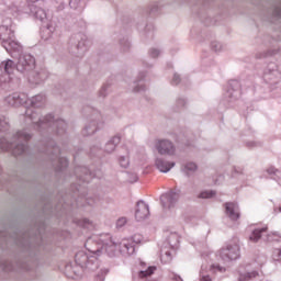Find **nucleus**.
Here are the masks:
<instances>
[{
	"label": "nucleus",
	"mask_w": 281,
	"mask_h": 281,
	"mask_svg": "<svg viewBox=\"0 0 281 281\" xmlns=\"http://www.w3.org/2000/svg\"><path fill=\"white\" fill-rule=\"evenodd\" d=\"M27 102H30L31 108H26L24 117L26 120V124H32L35 131H41V128H47L50 126L52 128H56L57 135H63L65 131H67V122L63 119H54V115L47 114L42 116L35 109H41V106H45L46 98L45 94H37L32 97L31 99L27 97Z\"/></svg>",
	"instance_id": "obj_1"
},
{
	"label": "nucleus",
	"mask_w": 281,
	"mask_h": 281,
	"mask_svg": "<svg viewBox=\"0 0 281 281\" xmlns=\"http://www.w3.org/2000/svg\"><path fill=\"white\" fill-rule=\"evenodd\" d=\"M2 16H7L5 20L2 21V25H0V41L2 45L8 41H12L14 38V31L12 30V19H25V14L23 10H20L19 7L12 4L10 0L5 1L4 4L0 8Z\"/></svg>",
	"instance_id": "obj_2"
},
{
	"label": "nucleus",
	"mask_w": 281,
	"mask_h": 281,
	"mask_svg": "<svg viewBox=\"0 0 281 281\" xmlns=\"http://www.w3.org/2000/svg\"><path fill=\"white\" fill-rule=\"evenodd\" d=\"M87 251H90L94 256H102L105 251L110 258L115 256L117 251V244L113 241L109 234H94L90 236L85 244Z\"/></svg>",
	"instance_id": "obj_3"
},
{
	"label": "nucleus",
	"mask_w": 281,
	"mask_h": 281,
	"mask_svg": "<svg viewBox=\"0 0 281 281\" xmlns=\"http://www.w3.org/2000/svg\"><path fill=\"white\" fill-rule=\"evenodd\" d=\"M29 139H32V134L26 133L25 130L15 132L11 140L5 137H0V150L2 153L10 151L13 157H20V155L27 153L25 142H29Z\"/></svg>",
	"instance_id": "obj_4"
},
{
	"label": "nucleus",
	"mask_w": 281,
	"mask_h": 281,
	"mask_svg": "<svg viewBox=\"0 0 281 281\" xmlns=\"http://www.w3.org/2000/svg\"><path fill=\"white\" fill-rule=\"evenodd\" d=\"M98 255L89 251V254L85 251H79L75 256V261L77 266H72L68 263L65 268V273L67 278H71L76 280L80 276V269H89V271H95L98 269Z\"/></svg>",
	"instance_id": "obj_5"
},
{
	"label": "nucleus",
	"mask_w": 281,
	"mask_h": 281,
	"mask_svg": "<svg viewBox=\"0 0 281 281\" xmlns=\"http://www.w3.org/2000/svg\"><path fill=\"white\" fill-rule=\"evenodd\" d=\"M70 52L75 56H85L87 52V36L85 33H77L70 37Z\"/></svg>",
	"instance_id": "obj_6"
},
{
	"label": "nucleus",
	"mask_w": 281,
	"mask_h": 281,
	"mask_svg": "<svg viewBox=\"0 0 281 281\" xmlns=\"http://www.w3.org/2000/svg\"><path fill=\"white\" fill-rule=\"evenodd\" d=\"M36 69V59L31 54H21L16 63V71L27 76L32 70Z\"/></svg>",
	"instance_id": "obj_7"
},
{
	"label": "nucleus",
	"mask_w": 281,
	"mask_h": 281,
	"mask_svg": "<svg viewBox=\"0 0 281 281\" xmlns=\"http://www.w3.org/2000/svg\"><path fill=\"white\" fill-rule=\"evenodd\" d=\"M181 194L177 191H169L160 195V203L164 212H172L177 210Z\"/></svg>",
	"instance_id": "obj_8"
},
{
	"label": "nucleus",
	"mask_w": 281,
	"mask_h": 281,
	"mask_svg": "<svg viewBox=\"0 0 281 281\" xmlns=\"http://www.w3.org/2000/svg\"><path fill=\"white\" fill-rule=\"evenodd\" d=\"M220 257L224 262H232L240 258V245L237 243L227 244L220 251Z\"/></svg>",
	"instance_id": "obj_9"
},
{
	"label": "nucleus",
	"mask_w": 281,
	"mask_h": 281,
	"mask_svg": "<svg viewBox=\"0 0 281 281\" xmlns=\"http://www.w3.org/2000/svg\"><path fill=\"white\" fill-rule=\"evenodd\" d=\"M155 148L158 155H166L167 157H175L177 155V146L170 139L156 140Z\"/></svg>",
	"instance_id": "obj_10"
},
{
	"label": "nucleus",
	"mask_w": 281,
	"mask_h": 281,
	"mask_svg": "<svg viewBox=\"0 0 281 281\" xmlns=\"http://www.w3.org/2000/svg\"><path fill=\"white\" fill-rule=\"evenodd\" d=\"M0 69L4 74H7V78H0V88L1 89H8V85H10V75L14 74V70L16 69V64H14V60L12 59H5L1 61Z\"/></svg>",
	"instance_id": "obj_11"
},
{
	"label": "nucleus",
	"mask_w": 281,
	"mask_h": 281,
	"mask_svg": "<svg viewBox=\"0 0 281 281\" xmlns=\"http://www.w3.org/2000/svg\"><path fill=\"white\" fill-rule=\"evenodd\" d=\"M263 80L267 85H278L280 81V71L274 63L268 65L263 71Z\"/></svg>",
	"instance_id": "obj_12"
},
{
	"label": "nucleus",
	"mask_w": 281,
	"mask_h": 281,
	"mask_svg": "<svg viewBox=\"0 0 281 281\" xmlns=\"http://www.w3.org/2000/svg\"><path fill=\"white\" fill-rule=\"evenodd\" d=\"M101 124H102V114L97 113V115H92L90 121L86 124L82 131V135H85V137L89 135H93L94 133L98 132Z\"/></svg>",
	"instance_id": "obj_13"
},
{
	"label": "nucleus",
	"mask_w": 281,
	"mask_h": 281,
	"mask_svg": "<svg viewBox=\"0 0 281 281\" xmlns=\"http://www.w3.org/2000/svg\"><path fill=\"white\" fill-rule=\"evenodd\" d=\"M26 76L32 85H41V82H45L49 78V72L45 68H40L31 70Z\"/></svg>",
	"instance_id": "obj_14"
},
{
	"label": "nucleus",
	"mask_w": 281,
	"mask_h": 281,
	"mask_svg": "<svg viewBox=\"0 0 281 281\" xmlns=\"http://www.w3.org/2000/svg\"><path fill=\"white\" fill-rule=\"evenodd\" d=\"M4 102L8 106H23V104H27V94L15 92L5 97Z\"/></svg>",
	"instance_id": "obj_15"
},
{
	"label": "nucleus",
	"mask_w": 281,
	"mask_h": 281,
	"mask_svg": "<svg viewBox=\"0 0 281 281\" xmlns=\"http://www.w3.org/2000/svg\"><path fill=\"white\" fill-rule=\"evenodd\" d=\"M154 166L159 172L168 173L170 169L177 166L175 161H169L164 156H156L154 160Z\"/></svg>",
	"instance_id": "obj_16"
},
{
	"label": "nucleus",
	"mask_w": 281,
	"mask_h": 281,
	"mask_svg": "<svg viewBox=\"0 0 281 281\" xmlns=\"http://www.w3.org/2000/svg\"><path fill=\"white\" fill-rule=\"evenodd\" d=\"M19 10H22V12L27 13V14H24V16H30V13H32L42 23L47 20V12H45V10L41 7H36V5L23 7V9L19 8Z\"/></svg>",
	"instance_id": "obj_17"
},
{
	"label": "nucleus",
	"mask_w": 281,
	"mask_h": 281,
	"mask_svg": "<svg viewBox=\"0 0 281 281\" xmlns=\"http://www.w3.org/2000/svg\"><path fill=\"white\" fill-rule=\"evenodd\" d=\"M225 207V215L231 220V221H238L240 218V206H238V203L236 202H226L224 204Z\"/></svg>",
	"instance_id": "obj_18"
},
{
	"label": "nucleus",
	"mask_w": 281,
	"mask_h": 281,
	"mask_svg": "<svg viewBox=\"0 0 281 281\" xmlns=\"http://www.w3.org/2000/svg\"><path fill=\"white\" fill-rule=\"evenodd\" d=\"M150 216V207L146 202L138 201L136 204L135 218L136 221H146Z\"/></svg>",
	"instance_id": "obj_19"
},
{
	"label": "nucleus",
	"mask_w": 281,
	"mask_h": 281,
	"mask_svg": "<svg viewBox=\"0 0 281 281\" xmlns=\"http://www.w3.org/2000/svg\"><path fill=\"white\" fill-rule=\"evenodd\" d=\"M2 47H4L8 54H10L13 57L23 54V45H21V43L12 38L4 43Z\"/></svg>",
	"instance_id": "obj_20"
},
{
	"label": "nucleus",
	"mask_w": 281,
	"mask_h": 281,
	"mask_svg": "<svg viewBox=\"0 0 281 281\" xmlns=\"http://www.w3.org/2000/svg\"><path fill=\"white\" fill-rule=\"evenodd\" d=\"M226 98H229L228 102H234L240 98V82L238 80H232L229 82V89L226 92Z\"/></svg>",
	"instance_id": "obj_21"
},
{
	"label": "nucleus",
	"mask_w": 281,
	"mask_h": 281,
	"mask_svg": "<svg viewBox=\"0 0 281 281\" xmlns=\"http://www.w3.org/2000/svg\"><path fill=\"white\" fill-rule=\"evenodd\" d=\"M48 153H52L50 159L58 160V170H63L69 166V160H67V158H60V147L55 146L52 149H48Z\"/></svg>",
	"instance_id": "obj_22"
},
{
	"label": "nucleus",
	"mask_w": 281,
	"mask_h": 281,
	"mask_svg": "<svg viewBox=\"0 0 281 281\" xmlns=\"http://www.w3.org/2000/svg\"><path fill=\"white\" fill-rule=\"evenodd\" d=\"M119 249L123 256H133L135 254V244L132 239H123L119 244Z\"/></svg>",
	"instance_id": "obj_23"
},
{
	"label": "nucleus",
	"mask_w": 281,
	"mask_h": 281,
	"mask_svg": "<svg viewBox=\"0 0 281 281\" xmlns=\"http://www.w3.org/2000/svg\"><path fill=\"white\" fill-rule=\"evenodd\" d=\"M145 78L146 72H139L138 80L133 81V83L131 85L133 93H144V91H146V86H144V83H140L142 80H144Z\"/></svg>",
	"instance_id": "obj_24"
},
{
	"label": "nucleus",
	"mask_w": 281,
	"mask_h": 281,
	"mask_svg": "<svg viewBox=\"0 0 281 281\" xmlns=\"http://www.w3.org/2000/svg\"><path fill=\"white\" fill-rule=\"evenodd\" d=\"M140 267H143L142 270L138 272V278H140V279L146 278V280H148V278H150L153 276V273H155V271H157V267H155V266H148L146 268V262H144V261H140Z\"/></svg>",
	"instance_id": "obj_25"
},
{
	"label": "nucleus",
	"mask_w": 281,
	"mask_h": 281,
	"mask_svg": "<svg viewBox=\"0 0 281 281\" xmlns=\"http://www.w3.org/2000/svg\"><path fill=\"white\" fill-rule=\"evenodd\" d=\"M256 278H260V273L256 270L252 271H239L238 272V281H252Z\"/></svg>",
	"instance_id": "obj_26"
},
{
	"label": "nucleus",
	"mask_w": 281,
	"mask_h": 281,
	"mask_svg": "<svg viewBox=\"0 0 281 281\" xmlns=\"http://www.w3.org/2000/svg\"><path fill=\"white\" fill-rule=\"evenodd\" d=\"M120 142H122V138L120 136H114L112 137L104 147V151L105 153H114L115 148H117V146L120 145Z\"/></svg>",
	"instance_id": "obj_27"
},
{
	"label": "nucleus",
	"mask_w": 281,
	"mask_h": 281,
	"mask_svg": "<svg viewBox=\"0 0 281 281\" xmlns=\"http://www.w3.org/2000/svg\"><path fill=\"white\" fill-rule=\"evenodd\" d=\"M267 229H269L267 226L254 229L251 232V234L249 235V240L251 243H258V240H260L262 238V234H265V232H267Z\"/></svg>",
	"instance_id": "obj_28"
},
{
	"label": "nucleus",
	"mask_w": 281,
	"mask_h": 281,
	"mask_svg": "<svg viewBox=\"0 0 281 281\" xmlns=\"http://www.w3.org/2000/svg\"><path fill=\"white\" fill-rule=\"evenodd\" d=\"M54 32H56V25L54 24V22H50L46 25L42 38H44V41H49V38H52V36L54 35Z\"/></svg>",
	"instance_id": "obj_29"
},
{
	"label": "nucleus",
	"mask_w": 281,
	"mask_h": 281,
	"mask_svg": "<svg viewBox=\"0 0 281 281\" xmlns=\"http://www.w3.org/2000/svg\"><path fill=\"white\" fill-rule=\"evenodd\" d=\"M8 131H10V119L0 114V133H8Z\"/></svg>",
	"instance_id": "obj_30"
},
{
	"label": "nucleus",
	"mask_w": 281,
	"mask_h": 281,
	"mask_svg": "<svg viewBox=\"0 0 281 281\" xmlns=\"http://www.w3.org/2000/svg\"><path fill=\"white\" fill-rule=\"evenodd\" d=\"M0 267L3 269V271H14V262L8 259H3L0 262Z\"/></svg>",
	"instance_id": "obj_31"
},
{
	"label": "nucleus",
	"mask_w": 281,
	"mask_h": 281,
	"mask_svg": "<svg viewBox=\"0 0 281 281\" xmlns=\"http://www.w3.org/2000/svg\"><path fill=\"white\" fill-rule=\"evenodd\" d=\"M79 227H83L86 229H91L93 228V222L89 218H82L78 222Z\"/></svg>",
	"instance_id": "obj_32"
},
{
	"label": "nucleus",
	"mask_w": 281,
	"mask_h": 281,
	"mask_svg": "<svg viewBox=\"0 0 281 281\" xmlns=\"http://www.w3.org/2000/svg\"><path fill=\"white\" fill-rule=\"evenodd\" d=\"M149 58H159L161 56V48L151 47L148 50Z\"/></svg>",
	"instance_id": "obj_33"
},
{
	"label": "nucleus",
	"mask_w": 281,
	"mask_h": 281,
	"mask_svg": "<svg viewBox=\"0 0 281 281\" xmlns=\"http://www.w3.org/2000/svg\"><path fill=\"white\" fill-rule=\"evenodd\" d=\"M278 238H281L280 232H271L267 234L265 240L271 243L272 240H278Z\"/></svg>",
	"instance_id": "obj_34"
},
{
	"label": "nucleus",
	"mask_w": 281,
	"mask_h": 281,
	"mask_svg": "<svg viewBox=\"0 0 281 281\" xmlns=\"http://www.w3.org/2000/svg\"><path fill=\"white\" fill-rule=\"evenodd\" d=\"M198 196L199 199H214L216 191H202Z\"/></svg>",
	"instance_id": "obj_35"
},
{
	"label": "nucleus",
	"mask_w": 281,
	"mask_h": 281,
	"mask_svg": "<svg viewBox=\"0 0 281 281\" xmlns=\"http://www.w3.org/2000/svg\"><path fill=\"white\" fill-rule=\"evenodd\" d=\"M119 162L121 168H128V166L131 165V160L128 159V156H121L119 158Z\"/></svg>",
	"instance_id": "obj_36"
},
{
	"label": "nucleus",
	"mask_w": 281,
	"mask_h": 281,
	"mask_svg": "<svg viewBox=\"0 0 281 281\" xmlns=\"http://www.w3.org/2000/svg\"><path fill=\"white\" fill-rule=\"evenodd\" d=\"M198 166L195 162H187L184 165V172H196Z\"/></svg>",
	"instance_id": "obj_37"
},
{
	"label": "nucleus",
	"mask_w": 281,
	"mask_h": 281,
	"mask_svg": "<svg viewBox=\"0 0 281 281\" xmlns=\"http://www.w3.org/2000/svg\"><path fill=\"white\" fill-rule=\"evenodd\" d=\"M161 260H164V262L172 261V252L169 250L164 252V249H161Z\"/></svg>",
	"instance_id": "obj_38"
},
{
	"label": "nucleus",
	"mask_w": 281,
	"mask_h": 281,
	"mask_svg": "<svg viewBox=\"0 0 281 281\" xmlns=\"http://www.w3.org/2000/svg\"><path fill=\"white\" fill-rule=\"evenodd\" d=\"M272 260H274V262H280V265H281V248H274L273 249Z\"/></svg>",
	"instance_id": "obj_39"
},
{
	"label": "nucleus",
	"mask_w": 281,
	"mask_h": 281,
	"mask_svg": "<svg viewBox=\"0 0 281 281\" xmlns=\"http://www.w3.org/2000/svg\"><path fill=\"white\" fill-rule=\"evenodd\" d=\"M106 273H109L108 269H101L95 277V281H104V278H106Z\"/></svg>",
	"instance_id": "obj_40"
},
{
	"label": "nucleus",
	"mask_w": 281,
	"mask_h": 281,
	"mask_svg": "<svg viewBox=\"0 0 281 281\" xmlns=\"http://www.w3.org/2000/svg\"><path fill=\"white\" fill-rule=\"evenodd\" d=\"M69 5L72 10H78V8L82 7V0H69Z\"/></svg>",
	"instance_id": "obj_41"
},
{
	"label": "nucleus",
	"mask_w": 281,
	"mask_h": 281,
	"mask_svg": "<svg viewBox=\"0 0 281 281\" xmlns=\"http://www.w3.org/2000/svg\"><path fill=\"white\" fill-rule=\"evenodd\" d=\"M211 49H213V52H222L223 44H221L220 42H212Z\"/></svg>",
	"instance_id": "obj_42"
},
{
	"label": "nucleus",
	"mask_w": 281,
	"mask_h": 281,
	"mask_svg": "<svg viewBox=\"0 0 281 281\" xmlns=\"http://www.w3.org/2000/svg\"><path fill=\"white\" fill-rule=\"evenodd\" d=\"M126 223H128V218H126V217H120V218L116 221V227H117V229H122V227H124V225H126Z\"/></svg>",
	"instance_id": "obj_43"
},
{
	"label": "nucleus",
	"mask_w": 281,
	"mask_h": 281,
	"mask_svg": "<svg viewBox=\"0 0 281 281\" xmlns=\"http://www.w3.org/2000/svg\"><path fill=\"white\" fill-rule=\"evenodd\" d=\"M176 104L178 109H183V106L188 104V100H186V98H178Z\"/></svg>",
	"instance_id": "obj_44"
},
{
	"label": "nucleus",
	"mask_w": 281,
	"mask_h": 281,
	"mask_svg": "<svg viewBox=\"0 0 281 281\" xmlns=\"http://www.w3.org/2000/svg\"><path fill=\"white\" fill-rule=\"evenodd\" d=\"M120 44L123 47V52H126L131 47V42H128V40H126V38H123L120 42Z\"/></svg>",
	"instance_id": "obj_45"
},
{
	"label": "nucleus",
	"mask_w": 281,
	"mask_h": 281,
	"mask_svg": "<svg viewBox=\"0 0 281 281\" xmlns=\"http://www.w3.org/2000/svg\"><path fill=\"white\" fill-rule=\"evenodd\" d=\"M128 240H133L134 246L139 245L142 243L143 237L142 235H134L133 237L128 238Z\"/></svg>",
	"instance_id": "obj_46"
},
{
	"label": "nucleus",
	"mask_w": 281,
	"mask_h": 281,
	"mask_svg": "<svg viewBox=\"0 0 281 281\" xmlns=\"http://www.w3.org/2000/svg\"><path fill=\"white\" fill-rule=\"evenodd\" d=\"M243 175H245V171L243 170V168L240 167H237V168H234L233 170V177H243Z\"/></svg>",
	"instance_id": "obj_47"
},
{
	"label": "nucleus",
	"mask_w": 281,
	"mask_h": 281,
	"mask_svg": "<svg viewBox=\"0 0 281 281\" xmlns=\"http://www.w3.org/2000/svg\"><path fill=\"white\" fill-rule=\"evenodd\" d=\"M211 271H220V273H225V267H221L220 265H212Z\"/></svg>",
	"instance_id": "obj_48"
},
{
	"label": "nucleus",
	"mask_w": 281,
	"mask_h": 281,
	"mask_svg": "<svg viewBox=\"0 0 281 281\" xmlns=\"http://www.w3.org/2000/svg\"><path fill=\"white\" fill-rule=\"evenodd\" d=\"M179 82H181V76H179L178 74H175L171 80V85L177 86L179 85Z\"/></svg>",
	"instance_id": "obj_49"
},
{
	"label": "nucleus",
	"mask_w": 281,
	"mask_h": 281,
	"mask_svg": "<svg viewBox=\"0 0 281 281\" xmlns=\"http://www.w3.org/2000/svg\"><path fill=\"white\" fill-rule=\"evenodd\" d=\"M267 172L268 175H280V170L276 169L274 167H269Z\"/></svg>",
	"instance_id": "obj_50"
},
{
	"label": "nucleus",
	"mask_w": 281,
	"mask_h": 281,
	"mask_svg": "<svg viewBox=\"0 0 281 281\" xmlns=\"http://www.w3.org/2000/svg\"><path fill=\"white\" fill-rule=\"evenodd\" d=\"M200 281H212V278L209 274L200 272Z\"/></svg>",
	"instance_id": "obj_51"
},
{
	"label": "nucleus",
	"mask_w": 281,
	"mask_h": 281,
	"mask_svg": "<svg viewBox=\"0 0 281 281\" xmlns=\"http://www.w3.org/2000/svg\"><path fill=\"white\" fill-rule=\"evenodd\" d=\"M101 98H104L106 95V87H103L100 91Z\"/></svg>",
	"instance_id": "obj_52"
},
{
	"label": "nucleus",
	"mask_w": 281,
	"mask_h": 281,
	"mask_svg": "<svg viewBox=\"0 0 281 281\" xmlns=\"http://www.w3.org/2000/svg\"><path fill=\"white\" fill-rule=\"evenodd\" d=\"M172 280H176V281H183V279H181L179 276L177 274H173L172 276Z\"/></svg>",
	"instance_id": "obj_53"
},
{
	"label": "nucleus",
	"mask_w": 281,
	"mask_h": 281,
	"mask_svg": "<svg viewBox=\"0 0 281 281\" xmlns=\"http://www.w3.org/2000/svg\"><path fill=\"white\" fill-rule=\"evenodd\" d=\"M132 177H133V179L132 180H130L131 181V183H135V181H137V175H132Z\"/></svg>",
	"instance_id": "obj_54"
},
{
	"label": "nucleus",
	"mask_w": 281,
	"mask_h": 281,
	"mask_svg": "<svg viewBox=\"0 0 281 281\" xmlns=\"http://www.w3.org/2000/svg\"><path fill=\"white\" fill-rule=\"evenodd\" d=\"M21 269H23L24 271H30V268L27 267V265H22Z\"/></svg>",
	"instance_id": "obj_55"
},
{
	"label": "nucleus",
	"mask_w": 281,
	"mask_h": 281,
	"mask_svg": "<svg viewBox=\"0 0 281 281\" xmlns=\"http://www.w3.org/2000/svg\"><path fill=\"white\" fill-rule=\"evenodd\" d=\"M79 178L81 179V181H89L88 176L83 177V176H79Z\"/></svg>",
	"instance_id": "obj_56"
},
{
	"label": "nucleus",
	"mask_w": 281,
	"mask_h": 281,
	"mask_svg": "<svg viewBox=\"0 0 281 281\" xmlns=\"http://www.w3.org/2000/svg\"><path fill=\"white\" fill-rule=\"evenodd\" d=\"M78 170H80V172H85V175H87V172H88L87 168L77 169V172H78Z\"/></svg>",
	"instance_id": "obj_57"
},
{
	"label": "nucleus",
	"mask_w": 281,
	"mask_h": 281,
	"mask_svg": "<svg viewBox=\"0 0 281 281\" xmlns=\"http://www.w3.org/2000/svg\"><path fill=\"white\" fill-rule=\"evenodd\" d=\"M27 1H30L31 3H36V1L38 0H27Z\"/></svg>",
	"instance_id": "obj_58"
},
{
	"label": "nucleus",
	"mask_w": 281,
	"mask_h": 281,
	"mask_svg": "<svg viewBox=\"0 0 281 281\" xmlns=\"http://www.w3.org/2000/svg\"><path fill=\"white\" fill-rule=\"evenodd\" d=\"M88 205H93V202H88Z\"/></svg>",
	"instance_id": "obj_59"
},
{
	"label": "nucleus",
	"mask_w": 281,
	"mask_h": 281,
	"mask_svg": "<svg viewBox=\"0 0 281 281\" xmlns=\"http://www.w3.org/2000/svg\"><path fill=\"white\" fill-rule=\"evenodd\" d=\"M1 236H3V233L0 232V238H1Z\"/></svg>",
	"instance_id": "obj_60"
},
{
	"label": "nucleus",
	"mask_w": 281,
	"mask_h": 281,
	"mask_svg": "<svg viewBox=\"0 0 281 281\" xmlns=\"http://www.w3.org/2000/svg\"><path fill=\"white\" fill-rule=\"evenodd\" d=\"M279 210H280V212H281V206H280V209H279Z\"/></svg>",
	"instance_id": "obj_61"
}]
</instances>
